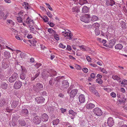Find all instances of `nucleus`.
<instances>
[{
    "label": "nucleus",
    "mask_w": 127,
    "mask_h": 127,
    "mask_svg": "<svg viewBox=\"0 0 127 127\" xmlns=\"http://www.w3.org/2000/svg\"><path fill=\"white\" fill-rule=\"evenodd\" d=\"M50 77L49 84L51 86H53L54 84L56 87L60 86L59 84L62 81V77L59 76L56 78H54L53 76L50 74L49 75Z\"/></svg>",
    "instance_id": "obj_1"
},
{
    "label": "nucleus",
    "mask_w": 127,
    "mask_h": 127,
    "mask_svg": "<svg viewBox=\"0 0 127 127\" xmlns=\"http://www.w3.org/2000/svg\"><path fill=\"white\" fill-rule=\"evenodd\" d=\"M18 74L16 72H14L12 76L9 78V81L10 83H12L15 81L18 78Z\"/></svg>",
    "instance_id": "obj_2"
},
{
    "label": "nucleus",
    "mask_w": 127,
    "mask_h": 127,
    "mask_svg": "<svg viewBox=\"0 0 127 127\" xmlns=\"http://www.w3.org/2000/svg\"><path fill=\"white\" fill-rule=\"evenodd\" d=\"M60 88L61 90H63L64 89H66L69 86V83L67 81L64 80H63L62 82V85L60 86L59 84Z\"/></svg>",
    "instance_id": "obj_3"
},
{
    "label": "nucleus",
    "mask_w": 127,
    "mask_h": 127,
    "mask_svg": "<svg viewBox=\"0 0 127 127\" xmlns=\"http://www.w3.org/2000/svg\"><path fill=\"white\" fill-rule=\"evenodd\" d=\"M90 17L89 15L85 14L84 15L82 16L81 18V20L86 23L89 22V18Z\"/></svg>",
    "instance_id": "obj_4"
},
{
    "label": "nucleus",
    "mask_w": 127,
    "mask_h": 127,
    "mask_svg": "<svg viewBox=\"0 0 127 127\" xmlns=\"http://www.w3.org/2000/svg\"><path fill=\"white\" fill-rule=\"evenodd\" d=\"M94 113L98 116H100L102 114V112L101 109L98 107L95 108L94 109Z\"/></svg>",
    "instance_id": "obj_5"
},
{
    "label": "nucleus",
    "mask_w": 127,
    "mask_h": 127,
    "mask_svg": "<svg viewBox=\"0 0 127 127\" xmlns=\"http://www.w3.org/2000/svg\"><path fill=\"white\" fill-rule=\"evenodd\" d=\"M41 119L40 117L36 116L33 118V121L36 125L39 124L41 122Z\"/></svg>",
    "instance_id": "obj_6"
},
{
    "label": "nucleus",
    "mask_w": 127,
    "mask_h": 127,
    "mask_svg": "<svg viewBox=\"0 0 127 127\" xmlns=\"http://www.w3.org/2000/svg\"><path fill=\"white\" fill-rule=\"evenodd\" d=\"M22 86V82L18 81H16L14 83V88L15 89H19Z\"/></svg>",
    "instance_id": "obj_7"
},
{
    "label": "nucleus",
    "mask_w": 127,
    "mask_h": 127,
    "mask_svg": "<svg viewBox=\"0 0 127 127\" xmlns=\"http://www.w3.org/2000/svg\"><path fill=\"white\" fill-rule=\"evenodd\" d=\"M78 91L77 89H74L71 91L70 93V98H73L76 95Z\"/></svg>",
    "instance_id": "obj_8"
},
{
    "label": "nucleus",
    "mask_w": 127,
    "mask_h": 127,
    "mask_svg": "<svg viewBox=\"0 0 127 127\" xmlns=\"http://www.w3.org/2000/svg\"><path fill=\"white\" fill-rule=\"evenodd\" d=\"M107 124L109 127H111L114 124V121L113 118L111 117H109L108 119Z\"/></svg>",
    "instance_id": "obj_9"
},
{
    "label": "nucleus",
    "mask_w": 127,
    "mask_h": 127,
    "mask_svg": "<svg viewBox=\"0 0 127 127\" xmlns=\"http://www.w3.org/2000/svg\"><path fill=\"white\" fill-rule=\"evenodd\" d=\"M35 100L38 103H42L44 102L45 99L42 96L38 97L35 98Z\"/></svg>",
    "instance_id": "obj_10"
},
{
    "label": "nucleus",
    "mask_w": 127,
    "mask_h": 127,
    "mask_svg": "<svg viewBox=\"0 0 127 127\" xmlns=\"http://www.w3.org/2000/svg\"><path fill=\"white\" fill-rule=\"evenodd\" d=\"M116 41V40L115 39L110 40L109 41V45H108V47L110 48L112 47V46L115 45Z\"/></svg>",
    "instance_id": "obj_11"
},
{
    "label": "nucleus",
    "mask_w": 127,
    "mask_h": 127,
    "mask_svg": "<svg viewBox=\"0 0 127 127\" xmlns=\"http://www.w3.org/2000/svg\"><path fill=\"white\" fill-rule=\"evenodd\" d=\"M41 118L43 121L45 122L48 120L49 117L47 114L44 113L42 114Z\"/></svg>",
    "instance_id": "obj_12"
},
{
    "label": "nucleus",
    "mask_w": 127,
    "mask_h": 127,
    "mask_svg": "<svg viewBox=\"0 0 127 127\" xmlns=\"http://www.w3.org/2000/svg\"><path fill=\"white\" fill-rule=\"evenodd\" d=\"M2 66V68L4 69H6L9 66L8 63H7V62L6 61V60L4 59L3 60Z\"/></svg>",
    "instance_id": "obj_13"
},
{
    "label": "nucleus",
    "mask_w": 127,
    "mask_h": 127,
    "mask_svg": "<svg viewBox=\"0 0 127 127\" xmlns=\"http://www.w3.org/2000/svg\"><path fill=\"white\" fill-rule=\"evenodd\" d=\"M95 106V105L92 103H87L86 105V108L88 109H91Z\"/></svg>",
    "instance_id": "obj_14"
},
{
    "label": "nucleus",
    "mask_w": 127,
    "mask_h": 127,
    "mask_svg": "<svg viewBox=\"0 0 127 127\" xmlns=\"http://www.w3.org/2000/svg\"><path fill=\"white\" fill-rule=\"evenodd\" d=\"M79 102L81 103H84L85 101L84 95H80L79 96Z\"/></svg>",
    "instance_id": "obj_15"
},
{
    "label": "nucleus",
    "mask_w": 127,
    "mask_h": 127,
    "mask_svg": "<svg viewBox=\"0 0 127 127\" xmlns=\"http://www.w3.org/2000/svg\"><path fill=\"white\" fill-rule=\"evenodd\" d=\"M19 102L17 101H13L11 104V107L12 108H14L17 105Z\"/></svg>",
    "instance_id": "obj_16"
},
{
    "label": "nucleus",
    "mask_w": 127,
    "mask_h": 127,
    "mask_svg": "<svg viewBox=\"0 0 127 127\" xmlns=\"http://www.w3.org/2000/svg\"><path fill=\"white\" fill-rule=\"evenodd\" d=\"M123 97H122L121 99H118V100L120 103V104H121L122 103H124L126 102L127 98H126L125 97V96H123Z\"/></svg>",
    "instance_id": "obj_17"
},
{
    "label": "nucleus",
    "mask_w": 127,
    "mask_h": 127,
    "mask_svg": "<svg viewBox=\"0 0 127 127\" xmlns=\"http://www.w3.org/2000/svg\"><path fill=\"white\" fill-rule=\"evenodd\" d=\"M32 46L35 47L34 48L35 49H36L37 47H38V46L37 41L35 39H33L32 40Z\"/></svg>",
    "instance_id": "obj_18"
},
{
    "label": "nucleus",
    "mask_w": 127,
    "mask_h": 127,
    "mask_svg": "<svg viewBox=\"0 0 127 127\" xmlns=\"http://www.w3.org/2000/svg\"><path fill=\"white\" fill-rule=\"evenodd\" d=\"M89 8L86 6H84L82 8V11L83 13H87L89 11Z\"/></svg>",
    "instance_id": "obj_19"
},
{
    "label": "nucleus",
    "mask_w": 127,
    "mask_h": 127,
    "mask_svg": "<svg viewBox=\"0 0 127 127\" xmlns=\"http://www.w3.org/2000/svg\"><path fill=\"white\" fill-rule=\"evenodd\" d=\"M72 11L73 12H75L76 13H78L80 11L79 7L78 6H75L72 8Z\"/></svg>",
    "instance_id": "obj_20"
},
{
    "label": "nucleus",
    "mask_w": 127,
    "mask_h": 127,
    "mask_svg": "<svg viewBox=\"0 0 127 127\" xmlns=\"http://www.w3.org/2000/svg\"><path fill=\"white\" fill-rule=\"evenodd\" d=\"M21 113L23 115H27L28 113V111L26 109H23L21 111Z\"/></svg>",
    "instance_id": "obj_21"
},
{
    "label": "nucleus",
    "mask_w": 127,
    "mask_h": 127,
    "mask_svg": "<svg viewBox=\"0 0 127 127\" xmlns=\"http://www.w3.org/2000/svg\"><path fill=\"white\" fill-rule=\"evenodd\" d=\"M7 84L4 82H2L1 87L3 89H6L7 88Z\"/></svg>",
    "instance_id": "obj_22"
},
{
    "label": "nucleus",
    "mask_w": 127,
    "mask_h": 127,
    "mask_svg": "<svg viewBox=\"0 0 127 127\" xmlns=\"http://www.w3.org/2000/svg\"><path fill=\"white\" fill-rule=\"evenodd\" d=\"M112 78L114 80H116L117 81H119V82H120L121 81V80H120L121 79V78L117 75H113L112 76Z\"/></svg>",
    "instance_id": "obj_23"
},
{
    "label": "nucleus",
    "mask_w": 127,
    "mask_h": 127,
    "mask_svg": "<svg viewBox=\"0 0 127 127\" xmlns=\"http://www.w3.org/2000/svg\"><path fill=\"white\" fill-rule=\"evenodd\" d=\"M4 56L7 59H8L10 57V53L9 52L5 51L4 53Z\"/></svg>",
    "instance_id": "obj_24"
},
{
    "label": "nucleus",
    "mask_w": 127,
    "mask_h": 127,
    "mask_svg": "<svg viewBox=\"0 0 127 127\" xmlns=\"http://www.w3.org/2000/svg\"><path fill=\"white\" fill-rule=\"evenodd\" d=\"M19 124L21 126H24L26 125V123L24 120H19Z\"/></svg>",
    "instance_id": "obj_25"
},
{
    "label": "nucleus",
    "mask_w": 127,
    "mask_h": 127,
    "mask_svg": "<svg viewBox=\"0 0 127 127\" xmlns=\"http://www.w3.org/2000/svg\"><path fill=\"white\" fill-rule=\"evenodd\" d=\"M123 46L122 44H119L115 46V48L116 49L121 50L123 48Z\"/></svg>",
    "instance_id": "obj_26"
},
{
    "label": "nucleus",
    "mask_w": 127,
    "mask_h": 127,
    "mask_svg": "<svg viewBox=\"0 0 127 127\" xmlns=\"http://www.w3.org/2000/svg\"><path fill=\"white\" fill-rule=\"evenodd\" d=\"M36 86L38 88L39 90H42L43 89V86L40 83H38L36 84Z\"/></svg>",
    "instance_id": "obj_27"
},
{
    "label": "nucleus",
    "mask_w": 127,
    "mask_h": 127,
    "mask_svg": "<svg viewBox=\"0 0 127 127\" xmlns=\"http://www.w3.org/2000/svg\"><path fill=\"white\" fill-rule=\"evenodd\" d=\"M60 120L58 119H56L54 120L53 121V125H57L59 123Z\"/></svg>",
    "instance_id": "obj_28"
},
{
    "label": "nucleus",
    "mask_w": 127,
    "mask_h": 127,
    "mask_svg": "<svg viewBox=\"0 0 127 127\" xmlns=\"http://www.w3.org/2000/svg\"><path fill=\"white\" fill-rule=\"evenodd\" d=\"M5 103V100L4 99L0 100V106L1 107L4 105Z\"/></svg>",
    "instance_id": "obj_29"
},
{
    "label": "nucleus",
    "mask_w": 127,
    "mask_h": 127,
    "mask_svg": "<svg viewBox=\"0 0 127 127\" xmlns=\"http://www.w3.org/2000/svg\"><path fill=\"white\" fill-rule=\"evenodd\" d=\"M48 32L49 33L53 34L56 33V32L52 28H49L48 30Z\"/></svg>",
    "instance_id": "obj_30"
},
{
    "label": "nucleus",
    "mask_w": 127,
    "mask_h": 127,
    "mask_svg": "<svg viewBox=\"0 0 127 127\" xmlns=\"http://www.w3.org/2000/svg\"><path fill=\"white\" fill-rule=\"evenodd\" d=\"M20 77L22 80L24 79L26 77V75L25 73H22L20 74Z\"/></svg>",
    "instance_id": "obj_31"
},
{
    "label": "nucleus",
    "mask_w": 127,
    "mask_h": 127,
    "mask_svg": "<svg viewBox=\"0 0 127 127\" xmlns=\"http://www.w3.org/2000/svg\"><path fill=\"white\" fill-rule=\"evenodd\" d=\"M86 0H79V2L80 5H82L84 4L88 3Z\"/></svg>",
    "instance_id": "obj_32"
},
{
    "label": "nucleus",
    "mask_w": 127,
    "mask_h": 127,
    "mask_svg": "<svg viewBox=\"0 0 127 127\" xmlns=\"http://www.w3.org/2000/svg\"><path fill=\"white\" fill-rule=\"evenodd\" d=\"M32 65H33V67H34L35 69H37L39 67L41 66V64L40 63H37L36 64H34L33 65V64Z\"/></svg>",
    "instance_id": "obj_33"
},
{
    "label": "nucleus",
    "mask_w": 127,
    "mask_h": 127,
    "mask_svg": "<svg viewBox=\"0 0 127 127\" xmlns=\"http://www.w3.org/2000/svg\"><path fill=\"white\" fill-rule=\"evenodd\" d=\"M99 24L97 23H94L93 24L92 27L95 28V29L98 28L100 26Z\"/></svg>",
    "instance_id": "obj_34"
},
{
    "label": "nucleus",
    "mask_w": 127,
    "mask_h": 127,
    "mask_svg": "<svg viewBox=\"0 0 127 127\" xmlns=\"http://www.w3.org/2000/svg\"><path fill=\"white\" fill-rule=\"evenodd\" d=\"M69 114H72L73 116H75L77 113L75 112H74L72 110H70L69 111Z\"/></svg>",
    "instance_id": "obj_35"
},
{
    "label": "nucleus",
    "mask_w": 127,
    "mask_h": 127,
    "mask_svg": "<svg viewBox=\"0 0 127 127\" xmlns=\"http://www.w3.org/2000/svg\"><path fill=\"white\" fill-rule=\"evenodd\" d=\"M7 21V24H10L12 26H14V23L11 20H8Z\"/></svg>",
    "instance_id": "obj_36"
},
{
    "label": "nucleus",
    "mask_w": 127,
    "mask_h": 127,
    "mask_svg": "<svg viewBox=\"0 0 127 127\" xmlns=\"http://www.w3.org/2000/svg\"><path fill=\"white\" fill-rule=\"evenodd\" d=\"M98 17L95 15H93L92 17V20L93 21H95L98 20Z\"/></svg>",
    "instance_id": "obj_37"
},
{
    "label": "nucleus",
    "mask_w": 127,
    "mask_h": 127,
    "mask_svg": "<svg viewBox=\"0 0 127 127\" xmlns=\"http://www.w3.org/2000/svg\"><path fill=\"white\" fill-rule=\"evenodd\" d=\"M42 18L44 21L45 22H47L49 21V19L46 16H44V17H42Z\"/></svg>",
    "instance_id": "obj_38"
},
{
    "label": "nucleus",
    "mask_w": 127,
    "mask_h": 127,
    "mask_svg": "<svg viewBox=\"0 0 127 127\" xmlns=\"http://www.w3.org/2000/svg\"><path fill=\"white\" fill-rule=\"evenodd\" d=\"M96 82L99 84H101L102 83L103 81L100 78H97L96 80Z\"/></svg>",
    "instance_id": "obj_39"
},
{
    "label": "nucleus",
    "mask_w": 127,
    "mask_h": 127,
    "mask_svg": "<svg viewBox=\"0 0 127 127\" xmlns=\"http://www.w3.org/2000/svg\"><path fill=\"white\" fill-rule=\"evenodd\" d=\"M65 34L67 36L69 37V38L70 39L71 37L72 36V34L71 33L69 32H66L65 33Z\"/></svg>",
    "instance_id": "obj_40"
},
{
    "label": "nucleus",
    "mask_w": 127,
    "mask_h": 127,
    "mask_svg": "<svg viewBox=\"0 0 127 127\" xmlns=\"http://www.w3.org/2000/svg\"><path fill=\"white\" fill-rule=\"evenodd\" d=\"M33 90L34 91L36 92H37L39 91V90L38 89V88L36 86V84L35 85H34L33 86Z\"/></svg>",
    "instance_id": "obj_41"
},
{
    "label": "nucleus",
    "mask_w": 127,
    "mask_h": 127,
    "mask_svg": "<svg viewBox=\"0 0 127 127\" xmlns=\"http://www.w3.org/2000/svg\"><path fill=\"white\" fill-rule=\"evenodd\" d=\"M54 36L55 39L57 40H59V36L56 33L54 34Z\"/></svg>",
    "instance_id": "obj_42"
},
{
    "label": "nucleus",
    "mask_w": 127,
    "mask_h": 127,
    "mask_svg": "<svg viewBox=\"0 0 127 127\" xmlns=\"http://www.w3.org/2000/svg\"><path fill=\"white\" fill-rule=\"evenodd\" d=\"M95 32L96 35H97L100 34V32L98 29V28L95 29Z\"/></svg>",
    "instance_id": "obj_43"
},
{
    "label": "nucleus",
    "mask_w": 127,
    "mask_h": 127,
    "mask_svg": "<svg viewBox=\"0 0 127 127\" xmlns=\"http://www.w3.org/2000/svg\"><path fill=\"white\" fill-rule=\"evenodd\" d=\"M19 66L20 67L21 69L22 70V73H26L27 72V70L26 69L24 68H23L22 66H21L20 65H19Z\"/></svg>",
    "instance_id": "obj_44"
},
{
    "label": "nucleus",
    "mask_w": 127,
    "mask_h": 127,
    "mask_svg": "<svg viewBox=\"0 0 127 127\" xmlns=\"http://www.w3.org/2000/svg\"><path fill=\"white\" fill-rule=\"evenodd\" d=\"M89 88L90 91L93 93L96 90L93 87H90Z\"/></svg>",
    "instance_id": "obj_45"
},
{
    "label": "nucleus",
    "mask_w": 127,
    "mask_h": 127,
    "mask_svg": "<svg viewBox=\"0 0 127 127\" xmlns=\"http://www.w3.org/2000/svg\"><path fill=\"white\" fill-rule=\"evenodd\" d=\"M106 40L105 39L103 40L102 41V43L103 44V45L106 47H108V45H107L105 44L106 43Z\"/></svg>",
    "instance_id": "obj_46"
},
{
    "label": "nucleus",
    "mask_w": 127,
    "mask_h": 127,
    "mask_svg": "<svg viewBox=\"0 0 127 127\" xmlns=\"http://www.w3.org/2000/svg\"><path fill=\"white\" fill-rule=\"evenodd\" d=\"M110 6H112L115 4V1L113 0H110Z\"/></svg>",
    "instance_id": "obj_47"
},
{
    "label": "nucleus",
    "mask_w": 127,
    "mask_h": 127,
    "mask_svg": "<svg viewBox=\"0 0 127 127\" xmlns=\"http://www.w3.org/2000/svg\"><path fill=\"white\" fill-rule=\"evenodd\" d=\"M51 74H50L51 75H52V76H53V77L54 76H56L57 74L56 71H54L53 70H52V73H51Z\"/></svg>",
    "instance_id": "obj_48"
},
{
    "label": "nucleus",
    "mask_w": 127,
    "mask_h": 127,
    "mask_svg": "<svg viewBox=\"0 0 127 127\" xmlns=\"http://www.w3.org/2000/svg\"><path fill=\"white\" fill-rule=\"evenodd\" d=\"M59 47L62 48H65L66 47L65 46L63 45L62 43H60L59 45Z\"/></svg>",
    "instance_id": "obj_49"
},
{
    "label": "nucleus",
    "mask_w": 127,
    "mask_h": 127,
    "mask_svg": "<svg viewBox=\"0 0 127 127\" xmlns=\"http://www.w3.org/2000/svg\"><path fill=\"white\" fill-rule=\"evenodd\" d=\"M46 5H47L48 6V8L51 11L53 10V9L52 7H51L50 5L49 4H48L47 3H45Z\"/></svg>",
    "instance_id": "obj_50"
},
{
    "label": "nucleus",
    "mask_w": 127,
    "mask_h": 127,
    "mask_svg": "<svg viewBox=\"0 0 127 127\" xmlns=\"http://www.w3.org/2000/svg\"><path fill=\"white\" fill-rule=\"evenodd\" d=\"M25 54L23 53H20V55L21 58H24L25 56Z\"/></svg>",
    "instance_id": "obj_51"
},
{
    "label": "nucleus",
    "mask_w": 127,
    "mask_h": 127,
    "mask_svg": "<svg viewBox=\"0 0 127 127\" xmlns=\"http://www.w3.org/2000/svg\"><path fill=\"white\" fill-rule=\"evenodd\" d=\"M30 18L28 17L26 20V22L27 24H30L31 22V19H30Z\"/></svg>",
    "instance_id": "obj_52"
},
{
    "label": "nucleus",
    "mask_w": 127,
    "mask_h": 127,
    "mask_svg": "<svg viewBox=\"0 0 127 127\" xmlns=\"http://www.w3.org/2000/svg\"><path fill=\"white\" fill-rule=\"evenodd\" d=\"M93 93L96 96H99V94L97 91L96 90L93 92Z\"/></svg>",
    "instance_id": "obj_53"
},
{
    "label": "nucleus",
    "mask_w": 127,
    "mask_h": 127,
    "mask_svg": "<svg viewBox=\"0 0 127 127\" xmlns=\"http://www.w3.org/2000/svg\"><path fill=\"white\" fill-rule=\"evenodd\" d=\"M102 126L103 127H109L108 124L106 122H105L104 124L102 125Z\"/></svg>",
    "instance_id": "obj_54"
},
{
    "label": "nucleus",
    "mask_w": 127,
    "mask_h": 127,
    "mask_svg": "<svg viewBox=\"0 0 127 127\" xmlns=\"http://www.w3.org/2000/svg\"><path fill=\"white\" fill-rule=\"evenodd\" d=\"M46 14L49 17L51 18H52V15L50 12H47Z\"/></svg>",
    "instance_id": "obj_55"
},
{
    "label": "nucleus",
    "mask_w": 127,
    "mask_h": 127,
    "mask_svg": "<svg viewBox=\"0 0 127 127\" xmlns=\"http://www.w3.org/2000/svg\"><path fill=\"white\" fill-rule=\"evenodd\" d=\"M82 70L85 73H87L88 71V69L86 68H83Z\"/></svg>",
    "instance_id": "obj_56"
},
{
    "label": "nucleus",
    "mask_w": 127,
    "mask_h": 127,
    "mask_svg": "<svg viewBox=\"0 0 127 127\" xmlns=\"http://www.w3.org/2000/svg\"><path fill=\"white\" fill-rule=\"evenodd\" d=\"M37 72H38L35 75L34 77H33V79H32V81L33 80H34L35 79V78H36L39 74L40 72L37 71Z\"/></svg>",
    "instance_id": "obj_57"
},
{
    "label": "nucleus",
    "mask_w": 127,
    "mask_h": 127,
    "mask_svg": "<svg viewBox=\"0 0 127 127\" xmlns=\"http://www.w3.org/2000/svg\"><path fill=\"white\" fill-rule=\"evenodd\" d=\"M113 97H116V95L114 92H112L110 94Z\"/></svg>",
    "instance_id": "obj_58"
},
{
    "label": "nucleus",
    "mask_w": 127,
    "mask_h": 127,
    "mask_svg": "<svg viewBox=\"0 0 127 127\" xmlns=\"http://www.w3.org/2000/svg\"><path fill=\"white\" fill-rule=\"evenodd\" d=\"M22 18L20 17H19L17 18V20L19 22H22Z\"/></svg>",
    "instance_id": "obj_59"
},
{
    "label": "nucleus",
    "mask_w": 127,
    "mask_h": 127,
    "mask_svg": "<svg viewBox=\"0 0 127 127\" xmlns=\"http://www.w3.org/2000/svg\"><path fill=\"white\" fill-rule=\"evenodd\" d=\"M60 110H61V113H64V112H65L66 111V109H64L63 108H61Z\"/></svg>",
    "instance_id": "obj_60"
},
{
    "label": "nucleus",
    "mask_w": 127,
    "mask_h": 127,
    "mask_svg": "<svg viewBox=\"0 0 127 127\" xmlns=\"http://www.w3.org/2000/svg\"><path fill=\"white\" fill-rule=\"evenodd\" d=\"M4 15V13L2 12H0V19H1Z\"/></svg>",
    "instance_id": "obj_61"
},
{
    "label": "nucleus",
    "mask_w": 127,
    "mask_h": 127,
    "mask_svg": "<svg viewBox=\"0 0 127 127\" xmlns=\"http://www.w3.org/2000/svg\"><path fill=\"white\" fill-rule=\"evenodd\" d=\"M26 2H25L24 3H25V5L26 6H25V8H26L27 9H29V4L27 3H26Z\"/></svg>",
    "instance_id": "obj_62"
},
{
    "label": "nucleus",
    "mask_w": 127,
    "mask_h": 127,
    "mask_svg": "<svg viewBox=\"0 0 127 127\" xmlns=\"http://www.w3.org/2000/svg\"><path fill=\"white\" fill-rule=\"evenodd\" d=\"M71 47L70 46L67 45L66 49L67 50L69 51L71 50Z\"/></svg>",
    "instance_id": "obj_63"
},
{
    "label": "nucleus",
    "mask_w": 127,
    "mask_h": 127,
    "mask_svg": "<svg viewBox=\"0 0 127 127\" xmlns=\"http://www.w3.org/2000/svg\"><path fill=\"white\" fill-rule=\"evenodd\" d=\"M41 93V94L43 96L47 95V93L45 91L42 92Z\"/></svg>",
    "instance_id": "obj_64"
}]
</instances>
